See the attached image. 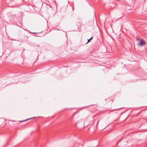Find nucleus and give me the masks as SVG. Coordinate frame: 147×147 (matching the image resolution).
<instances>
[{
  "mask_svg": "<svg viewBox=\"0 0 147 147\" xmlns=\"http://www.w3.org/2000/svg\"><path fill=\"white\" fill-rule=\"evenodd\" d=\"M137 40H139V45L141 46H144L145 44V41L143 39H140L139 38H137Z\"/></svg>",
  "mask_w": 147,
  "mask_h": 147,
  "instance_id": "1",
  "label": "nucleus"
},
{
  "mask_svg": "<svg viewBox=\"0 0 147 147\" xmlns=\"http://www.w3.org/2000/svg\"><path fill=\"white\" fill-rule=\"evenodd\" d=\"M90 40V39H88V42L86 43V44L88 42H89Z\"/></svg>",
  "mask_w": 147,
  "mask_h": 147,
  "instance_id": "2",
  "label": "nucleus"
},
{
  "mask_svg": "<svg viewBox=\"0 0 147 147\" xmlns=\"http://www.w3.org/2000/svg\"><path fill=\"white\" fill-rule=\"evenodd\" d=\"M93 38V37H92L90 39H92V38Z\"/></svg>",
  "mask_w": 147,
  "mask_h": 147,
  "instance_id": "3",
  "label": "nucleus"
},
{
  "mask_svg": "<svg viewBox=\"0 0 147 147\" xmlns=\"http://www.w3.org/2000/svg\"><path fill=\"white\" fill-rule=\"evenodd\" d=\"M28 120V119H27V120H25V121H27V120Z\"/></svg>",
  "mask_w": 147,
  "mask_h": 147,
  "instance_id": "4",
  "label": "nucleus"
},
{
  "mask_svg": "<svg viewBox=\"0 0 147 147\" xmlns=\"http://www.w3.org/2000/svg\"><path fill=\"white\" fill-rule=\"evenodd\" d=\"M77 123L76 124V125L77 124Z\"/></svg>",
  "mask_w": 147,
  "mask_h": 147,
  "instance_id": "5",
  "label": "nucleus"
}]
</instances>
